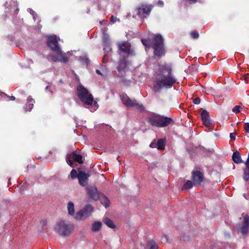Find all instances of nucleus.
Masks as SVG:
<instances>
[{
    "label": "nucleus",
    "mask_w": 249,
    "mask_h": 249,
    "mask_svg": "<svg viewBox=\"0 0 249 249\" xmlns=\"http://www.w3.org/2000/svg\"><path fill=\"white\" fill-rule=\"evenodd\" d=\"M192 178L194 186H199L203 181V175L200 171H195L193 172Z\"/></svg>",
    "instance_id": "13"
},
{
    "label": "nucleus",
    "mask_w": 249,
    "mask_h": 249,
    "mask_svg": "<svg viewBox=\"0 0 249 249\" xmlns=\"http://www.w3.org/2000/svg\"><path fill=\"white\" fill-rule=\"evenodd\" d=\"M200 102V99L199 98H196L193 99V103L195 104L198 105Z\"/></svg>",
    "instance_id": "39"
},
{
    "label": "nucleus",
    "mask_w": 249,
    "mask_h": 249,
    "mask_svg": "<svg viewBox=\"0 0 249 249\" xmlns=\"http://www.w3.org/2000/svg\"><path fill=\"white\" fill-rule=\"evenodd\" d=\"M245 164L246 168L244 169L243 179L245 181H247L249 179V155Z\"/></svg>",
    "instance_id": "20"
},
{
    "label": "nucleus",
    "mask_w": 249,
    "mask_h": 249,
    "mask_svg": "<svg viewBox=\"0 0 249 249\" xmlns=\"http://www.w3.org/2000/svg\"><path fill=\"white\" fill-rule=\"evenodd\" d=\"M232 159L233 161L236 163H241L243 161L241 159L240 153L237 151L233 152Z\"/></svg>",
    "instance_id": "22"
},
{
    "label": "nucleus",
    "mask_w": 249,
    "mask_h": 249,
    "mask_svg": "<svg viewBox=\"0 0 249 249\" xmlns=\"http://www.w3.org/2000/svg\"><path fill=\"white\" fill-rule=\"evenodd\" d=\"M240 106H236L232 108V111L233 112L236 113L239 112L240 111Z\"/></svg>",
    "instance_id": "35"
},
{
    "label": "nucleus",
    "mask_w": 249,
    "mask_h": 249,
    "mask_svg": "<svg viewBox=\"0 0 249 249\" xmlns=\"http://www.w3.org/2000/svg\"><path fill=\"white\" fill-rule=\"evenodd\" d=\"M156 144L158 149L163 150L164 149L165 142L163 139H160Z\"/></svg>",
    "instance_id": "25"
},
{
    "label": "nucleus",
    "mask_w": 249,
    "mask_h": 249,
    "mask_svg": "<svg viewBox=\"0 0 249 249\" xmlns=\"http://www.w3.org/2000/svg\"><path fill=\"white\" fill-rule=\"evenodd\" d=\"M156 143H151L150 145V146L151 147H154L155 146H156Z\"/></svg>",
    "instance_id": "45"
},
{
    "label": "nucleus",
    "mask_w": 249,
    "mask_h": 249,
    "mask_svg": "<svg viewBox=\"0 0 249 249\" xmlns=\"http://www.w3.org/2000/svg\"><path fill=\"white\" fill-rule=\"evenodd\" d=\"M117 46L119 51L120 57L123 56L128 57V56H131L135 54L134 51L130 48V45L129 42L127 41H124L120 43L119 42L117 44Z\"/></svg>",
    "instance_id": "6"
},
{
    "label": "nucleus",
    "mask_w": 249,
    "mask_h": 249,
    "mask_svg": "<svg viewBox=\"0 0 249 249\" xmlns=\"http://www.w3.org/2000/svg\"><path fill=\"white\" fill-rule=\"evenodd\" d=\"M120 61L119 62L118 66L117 67L118 71L119 72V75L122 77L124 76V73L125 71V68L126 66V59L127 57L123 56L121 57Z\"/></svg>",
    "instance_id": "14"
},
{
    "label": "nucleus",
    "mask_w": 249,
    "mask_h": 249,
    "mask_svg": "<svg viewBox=\"0 0 249 249\" xmlns=\"http://www.w3.org/2000/svg\"><path fill=\"white\" fill-rule=\"evenodd\" d=\"M191 37L193 38H195V39H196L199 36V34L196 31H193L191 33Z\"/></svg>",
    "instance_id": "33"
},
{
    "label": "nucleus",
    "mask_w": 249,
    "mask_h": 249,
    "mask_svg": "<svg viewBox=\"0 0 249 249\" xmlns=\"http://www.w3.org/2000/svg\"><path fill=\"white\" fill-rule=\"evenodd\" d=\"M102 224L101 222L95 221L91 225V230L92 231L97 232L100 230L102 228Z\"/></svg>",
    "instance_id": "23"
},
{
    "label": "nucleus",
    "mask_w": 249,
    "mask_h": 249,
    "mask_svg": "<svg viewBox=\"0 0 249 249\" xmlns=\"http://www.w3.org/2000/svg\"><path fill=\"white\" fill-rule=\"evenodd\" d=\"M99 199H100L101 203L104 205L106 208L109 206V201L108 198L104 195L100 194Z\"/></svg>",
    "instance_id": "24"
},
{
    "label": "nucleus",
    "mask_w": 249,
    "mask_h": 249,
    "mask_svg": "<svg viewBox=\"0 0 249 249\" xmlns=\"http://www.w3.org/2000/svg\"><path fill=\"white\" fill-rule=\"evenodd\" d=\"M152 6L151 5H142L140 7L136 9L137 15L139 16L141 19H144L150 14Z\"/></svg>",
    "instance_id": "10"
},
{
    "label": "nucleus",
    "mask_w": 249,
    "mask_h": 249,
    "mask_svg": "<svg viewBox=\"0 0 249 249\" xmlns=\"http://www.w3.org/2000/svg\"><path fill=\"white\" fill-rule=\"evenodd\" d=\"M71 176L72 178H75L76 177L78 178L77 171L74 169H72L71 172Z\"/></svg>",
    "instance_id": "32"
},
{
    "label": "nucleus",
    "mask_w": 249,
    "mask_h": 249,
    "mask_svg": "<svg viewBox=\"0 0 249 249\" xmlns=\"http://www.w3.org/2000/svg\"><path fill=\"white\" fill-rule=\"evenodd\" d=\"M161 241L163 243H166L168 242L167 236L166 235H163L161 237Z\"/></svg>",
    "instance_id": "38"
},
{
    "label": "nucleus",
    "mask_w": 249,
    "mask_h": 249,
    "mask_svg": "<svg viewBox=\"0 0 249 249\" xmlns=\"http://www.w3.org/2000/svg\"><path fill=\"white\" fill-rule=\"evenodd\" d=\"M87 193L89 196L95 200L99 198L100 195L98 192L96 188L94 186H90L87 188Z\"/></svg>",
    "instance_id": "16"
},
{
    "label": "nucleus",
    "mask_w": 249,
    "mask_h": 249,
    "mask_svg": "<svg viewBox=\"0 0 249 249\" xmlns=\"http://www.w3.org/2000/svg\"><path fill=\"white\" fill-rule=\"evenodd\" d=\"M230 138L231 140H234L235 139V133H230Z\"/></svg>",
    "instance_id": "41"
},
{
    "label": "nucleus",
    "mask_w": 249,
    "mask_h": 249,
    "mask_svg": "<svg viewBox=\"0 0 249 249\" xmlns=\"http://www.w3.org/2000/svg\"><path fill=\"white\" fill-rule=\"evenodd\" d=\"M55 229L60 235L67 237L73 231L74 225L65 220H60L57 222Z\"/></svg>",
    "instance_id": "5"
},
{
    "label": "nucleus",
    "mask_w": 249,
    "mask_h": 249,
    "mask_svg": "<svg viewBox=\"0 0 249 249\" xmlns=\"http://www.w3.org/2000/svg\"><path fill=\"white\" fill-rule=\"evenodd\" d=\"M120 98L123 103L127 107H135L140 111L143 110L144 109L142 105L139 104L135 100L130 99L125 94L121 95Z\"/></svg>",
    "instance_id": "8"
},
{
    "label": "nucleus",
    "mask_w": 249,
    "mask_h": 249,
    "mask_svg": "<svg viewBox=\"0 0 249 249\" xmlns=\"http://www.w3.org/2000/svg\"><path fill=\"white\" fill-rule=\"evenodd\" d=\"M54 54H49L47 58L53 62H60L66 63L69 60V58L65 56V53L61 50L60 47L58 49L53 51Z\"/></svg>",
    "instance_id": "7"
},
{
    "label": "nucleus",
    "mask_w": 249,
    "mask_h": 249,
    "mask_svg": "<svg viewBox=\"0 0 249 249\" xmlns=\"http://www.w3.org/2000/svg\"><path fill=\"white\" fill-rule=\"evenodd\" d=\"M163 41V38L160 35L155 36L152 44L151 40L149 39H142V44L144 45L146 48L149 47L151 45H152V47L154 50V54L157 56H161L164 54ZM145 50H147L146 48H145Z\"/></svg>",
    "instance_id": "3"
},
{
    "label": "nucleus",
    "mask_w": 249,
    "mask_h": 249,
    "mask_svg": "<svg viewBox=\"0 0 249 249\" xmlns=\"http://www.w3.org/2000/svg\"><path fill=\"white\" fill-rule=\"evenodd\" d=\"M201 117L202 121L210 119L209 112L205 110H203L201 114Z\"/></svg>",
    "instance_id": "28"
},
{
    "label": "nucleus",
    "mask_w": 249,
    "mask_h": 249,
    "mask_svg": "<svg viewBox=\"0 0 249 249\" xmlns=\"http://www.w3.org/2000/svg\"><path fill=\"white\" fill-rule=\"evenodd\" d=\"M27 11L28 12H29L31 15H33V18L34 19V20H35L36 19V16H37V15L36 14L35 12L31 8H28L27 9Z\"/></svg>",
    "instance_id": "34"
},
{
    "label": "nucleus",
    "mask_w": 249,
    "mask_h": 249,
    "mask_svg": "<svg viewBox=\"0 0 249 249\" xmlns=\"http://www.w3.org/2000/svg\"><path fill=\"white\" fill-rule=\"evenodd\" d=\"M158 4H159L160 5L162 6V5H163V2L162 1L159 0V1H158Z\"/></svg>",
    "instance_id": "44"
},
{
    "label": "nucleus",
    "mask_w": 249,
    "mask_h": 249,
    "mask_svg": "<svg viewBox=\"0 0 249 249\" xmlns=\"http://www.w3.org/2000/svg\"><path fill=\"white\" fill-rule=\"evenodd\" d=\"M147 121L151 125L157 127H164L173 122V119L170 117L154 113L148 115Z\"/></svg>",
    "instance_id": "4"
},
{
    "label": "nucleus",
    "mask_w": 249,
    "mask_h": 249,
    "mask_svg": "<svg viewBox=\"0 0 249 249\" xmlns=\"http://www.w3.org/2000/svg\"><path fill=\"white\" fill-rule=\"evenodd\" d=\"M104 222L109 228H114L115 227V225L114 224L113 222L110 220L109 218L106 217L104 219Z\"/></svg>",
    "instance_id": "27"
},
{
    "label": "nucleus",
    "mask_w": 249,
    "mask_h": 249,
    "mask_svg": "<svg viewBox=\"0 0 249 249\" xmlns=\"http://www.w3.org/2000/svg\"><path fill=\"white\" fill-rule=\"evenodd\" d=\"M47 44L53 51L60 48L56 36L53 35L48 37Z\"/></svg>",
    "instance_id": "12"
},
{
    "label": "nucleus",
    "mask_w": 249,
    "mask_h": 249,
    "mask_svg": "<svg viewBox=\"0 0 249 249\" xmlns=\"http://www.w3.org/2000/svg\"><path fill=\"white\" fill-rule=\"evenodd\" d=\"M108 56L107 54H105L103 58V62L106 63L108 61Z\"/></svg>",
    "instance_id": "37"
},
{
    "label": "nucleus",
    "mask_w": 249,
    "mask_h": 249,
    "mask_svg": "<svg viewBox=\"0 0 249 249\" xmlns=\"http://www.w3.org/2000/svg\"><path fill=\"white\" fill-rule=\"evenodd\" d=\"M245 130L247 133H249V123H246L245 124Z\"/></svg>",
    "instance_id": "40"
},
{
    "label": "nucleus",
    "mask_w": 249,
    "mask_h": 249,
    "mask_svg": "<svg viewBox=\"0 0 249 249\" xmlns=\"http://www.w3.org/2000/svg\"><path fill=\"white\" fill-rule=\"evenodd\" d=\"M93 211V207L90 205H87L75 214L74 218L78 220H85L91 214Z\"/></svg>",
    "instance_id": "9"
},
{
    "label": "nucleus",
    "mask_w": 249,
    "mask_h": 249,
    "mask_svg": "<svg viewBox=\"0 0 249 249\" xmlns=\"http://www.w3.org/2000/svg\"><path fill=\"white\" fill-rule=\"evenodd\" d=\"M194 185L193 181L192 182L191 180H187L182 187V190H186L191 189L193 187Z\"/></svg>",
    "instance_id": "26"
},
{
    "label": "nucleus",
    "mask_w": 249,
    "mask_h": 249,
    "mask_svg": "<svg viewBox=\"0 0 249 249\" xmlns=\"http://www.w3.org/2000/svg\"><path fill=\"white\" fill-rule=\"evenodd\" d=\"M77 96L80 101L86 105L91 106L90 111L92 112L96 110L98 105L97 102L94 101L93 95L81 84H79L77 87Z\"/></svg>",
    "instance_id": "2"
},
{
    "label": "nucleus",
    "mask_w": 249,
    "mask_h": 249,
    "mask_svg": "<svg viewBox=\"0 0 249 249\" xmlns=\"http://www.w3.org/2000/svg\"><path fill=\"white\" fill-rule=\"evenodd\" d=\"M78 162L79 163H83V157L81 155L77 154L75 153H72L68 155L66 158V161L68 164L72 166V161Z\"/></svg>",
    "instance_id": "11"
},
{
    "label": "nucleus",
    "mask_w": 249,
    "mask_h": 249,
    "mask_svg": "<svg viewBox=\"0 0 249 249\" xmlns=\"http://www.w3.org/2000/svg\"><path fill=\"white\" fill-rule=\"evenodd\" d=\"M90 177L89 173H86L82 171H79L78 173V179L79 183L82 186H86L88 183V178Z\"/></svg>",
    "instance_id": "15"
},
{
    "label": "nucleus",
    "mask_w": 249,
    "mask_h": 249,
    "mask_svg": "<svg viewBox=\"0 0 249 249\" xmlns=\"http://www.w3.org/2000/svg\"><path fill=\"white\" fill-rule=\"evenodd\" d=\"M67 210L69 215L75 216L74 205L73 202L70 201L67 204Z\"/></svg>",
    "instance_id": "21"
},
{
    "label": "nucleus",
    "mask_w": 249,
    "mask_h": 249,
    "mask_svg": "<svg viewBox=\"0 0 249 249\" xmlns=\"http://www.w3.org/2000/svg\"><path fill=\"white\" fill-rule=\"evenodd\" d=\"M103 41L104 45V50L105 52H110L111 51V48L110 47V42L108 35L104 33Z\"/></svg>",
    "instance_id": "18"
},
{
    "label": "nucleus",
    "mask_w": 249,
    "mask_h": 249,
    "mask_svg": "<svg viewBox=\"0 0 249 249\" xmlns=\"http://www.w3.org/2000/svg\"><path fill=\"white\" fill-rule=\"evenodd\" d=\"M177 79L172 74L170 66L162 65L157 72L153 84V90L155 92H160L162 89H171L177 83Z\"/></svg>",
    "instance_id": "1"
},
{
    "label": "nucleus",
    "mask_w": 249,
    "mask_h": 249,
    "mask_svg": "<svg viewBox=\"0 0 249 249\" xmlns=\"http://www.w3.org/2000/svg\"><path fill=\"white\" fill-rule=\"evenodd\" d=\"M46 220H42L41 221V224L42 225H45L46 224Z\"/></svg>",
    "instance_id": "43"
},
{
    "label": "nucleus",
    "mask_w": 249,
    "mask_h": 249,
    "mask_svg": "<svg viewBox=\"0 0 249 249\" xmlns=\"http://www.w3.org/2000/svg\"><path fill=\"white\" fill-rule=\"evenodd\" d=\"M96 72L97 73H98L99 74H101V73L100 72V71L99 70H96Z\"/></svg>",
    "instance_id": "46"
},
{
    "label": "nucleus",
    "mask_w": 249,
    "mask_h": 249,
    "mask_svg": "<svg viewBox=\"0 0 249 249\" xmlns=\"http://www.w3.org/2000/svg\"><path fill=\"white\" fill-rule=\"evenodd\" d=\"M0 96H1L2 97H7L9 98V100H14L15 99V97L14 96H8L3 92H0Z\"/></svg>",
    "instance_id": "31"
},
{
    "label": "nucleus",
    "mask_w": 249,
    "mask_h": 249,
    "mask_svg": "<svg viewBox=\"0 0 249 249\" xmlns=\"http://www.w3.org/2000/svg\"><path fill=\"white\" fill-rule=\"evenodd\" d=\"M17 6V2H15V1H14L13 2V5H12V4L11 5L10 8H13L14 10H15V9L16 8Z\"/></svg>",
    "instance_id": "42"
},
{
    "label": "nucleus",
    "mask_w": 249,
    "mask_h": 249,
    "mask_svg": "<svg viewBox=\"0 0 249 249\" xmlns=\"http://www.w3.org/2000/svg\"><path fill=\"white\" fill-rule=\"evenodd\" d=\"M202 122H203V124L205 126H206L210 129H212L211 127L212 126V121H211V120L210 119L204 120Z\"/></svg>",
    "instance_id": "29"
},
{
    "label": "nucleus",
    "mask_w": 249,
    "mask_h": 249,
    "mask_svg": "<svg viewBox=\"0 0 249 249\" xmlns=\"http://www.w3.org/2000/svg\"><path fill=\"white\" fill-rule=\"evenodd\" d=\"M34 103L35 100L31 96H29L27 99V103L25 107L26 111H31L33 107Z\"/></svg>",
    "instance_id": "19"
},
{
    "label": "nucleus",
    "mask_w": 249,
    "mask_h": 249,
    "mask_svg": "<svg viewBox=\"0 0 249 249\" xmlns=\"http://www.w3.org/2000/svg\"><path fill=\"white\" fill-rule=\"evenodd\" d=\"M48 88H49V87L47 86L46 88V89H47Z\"/></svg>",
    "instance_id": "47"
},
{
    "label": "nucleus",
    "mask_w": 249,
    "mask_h": 249,
    "mask_svg": "<svg viewBox=\"0 0 249 249\" xmlns=\"http://www.w3.org/2000/svg\"><path fill=\"white\" fill-rule=\"evenodd\" d=\"M249 227V217L248 215L244 216L243 221L240 226L241 232L243 234L246 235L248 231Z\"/></svg>",
    "instance_id": "17"
},
{
    "label": "nucleus",
    "mask_w": 249,
    "mask_h": 249,
    "mask_svg": "<svg viewBox=\"0 0 249 249\" xmlns=\"http://www.w3.org/2000/svg\"><path fill=\"white\" fill-rule=\"evenodd\" d=\"M110 20L112 23H115L116 21H120V19L114 16L111 17Z\"/></svg>",
    "instance_id": "36"
},
{
    "label": "nucleus",
    "mask_w": 249,
    "mask_h": 249,
    "mask_svg": "<svg viewBox=\"0 0 249 249\" xmlns=\"http://www.w3.org/2000/svg\"><path fill=\"white\" fill-rule=\"evenodd\" d=\"M148 244L150 249H158V246L154 241H149Z\"/></svg>",
    "instance_id": "30"
}]
</instances>
